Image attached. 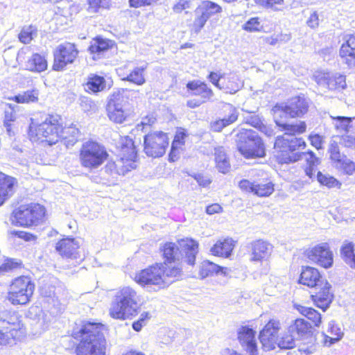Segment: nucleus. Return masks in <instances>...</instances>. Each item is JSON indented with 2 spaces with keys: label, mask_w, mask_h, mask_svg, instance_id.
I'll use <instances>...</instances> for the list:
<instances>
[{
  "label": "nucleus",
  "mask_w": 355,
  "mask_h": 355,
  "mask_svg": "<svg viewBox=\"0 0 355 355\" xmlns=\"http://www.w3.org/2000/svg\"><path fill=\"white\" fill-rule=\"evenodd\" d=\"M272 111L276 125L285 131L283 135L276 137L274 144L277 160L280 164H291L299 161L301 154L295 151L304 149L306 144L302 138L297 137L295 135L306 131V123L304 121L297 123H287V119L291 117L286 104H277Z\"/></svg>",
  "instance_id": "1"
},
{
  "label": "nucleus",
  "mask_w": 355,
  "mask_h": 355,
  "mask_svg": "<svg viewBox=\"0 0 355 355\" xmlns=\"http://www.w3.org/2000/svg\"><path fill=\"white\" fill-rule=\"evenodd\" d=\"M105 325L87 322L80 329H73L72 337L80 343L76 348V355H105L107 341Z\"/></svg>",
  "instance_id": "2"
},
{
  "label": "nucleus",
  "mask_w": 355,
  "mask_h": 355,
  "mask_svg": "<svg viewBox=\"0 0 355 355\" xmlns=\"http://www.w3.org/2000/svg\"><path fill=\"white\" fill-rule=\"evenodd\" d=\"M300 283L311 288H315L316 292L311 295L315 304L325 311L333 300V294L330 292L331 285L322 278L318 270L311 267H302Z\"/></svg>",
  "instance_id": "3"
},
{
  "label": "nucleus",
  "mask_w": 355,
  "mask_h": 355,
  "mask_svg": "<svg viewBox=\"0 0 355 355\" xmlns=\"http://www.w3.org/2000/svg\"><path fill=\"white\" fill-rule=\"evenodd\" d=\"M165 259L164 265L175 263L184 260L187 264L193 266L198 252V244L193 239H182L175 243H166L161 248Z\"/></svg>",
  "instance_id": "4"
},
{
  "label": "nucleus",
  "mask_w": 355,
  "mask_h": 355,
  "mask_svg": "<svg viewBox=\"0 0 355 355\" xmlns=\"http://www.w3.org/2000/svg\"><path fill=\"white\" fill-rule=\"evenodd\" d=\"M60 120L59 115H48L40 123L31 119L28 132L30 139L33 142H46L49 145L56 144L60 139Z\"/></svg>",
  "instance_id": "5"
},
{
  "label": "nucleus",
  "mask_w": 355,
  "mask_h": 355,
  "mask_svg": "<svg viewBox=\"0 0 355 355\" xmlns=\"http://www.w3.org/2000/svg\"><path fill=\"white\" fill-rule=\"evenodd\" d=\"M236 143L238 150L245 158L263 157L266 155L264 144L253 130H241L236 135Z\"/></svg>",
  "instance_id": "6"
},
{
  "label": "nucleus",
  "mask_w": 355,
  "mask_h": 355,
  "mask_svg": "<svg viewBox=\"0 0 355 355\" xmlns=\"http://www.w3.org/2000/svg\"><path fill=\"white\" fill-rule=\"evenodd\" d=\"M35 291V284L27 276L15 278L8 288L6 299L12 305L28 304Z\"/></svg>",
  "instance_id": "7"
},
{
  "label": "nucleus",
  "mask_w": 355,
  "mask_h": 355,
  "mask_svg": "<svg viewBox=\"0 0 355 355\" xmlns=\"http://www.w3.org/2000/svg\"><path fill=\"white\" fill-rule=\"evenodd\" d=\"M108 153L105 147L93 141H87L83 144L80 150V162L81 165L90 170L101 166L107 159Z\"/></svg>",
  "instance_id": "8"
},
{
  "label": "nucleus",
  "mask_w": 355,
  "mask_h": 355,
  "mask_svg": "<svg viewBox=\"0 0 355 355\" xmlns=\"http://www.w3.org/2000/svg\"><path fill=\"white\" fill-rule=\"evenodd\" d=\"M45 208L37 203L21 205L12 213L13 221L22 227L37 226L42 223Z\"/></svg>",
  "instance_id": "9"
},
{
  "label": "nucleus",
  "mask_w": 355,
  "mask_h": 355,
  "mask_svg": "<svg viewBox=\"0 0 355 355\" xmlns=\"http://www.w3.org/2000/svg\"><path fill=\"white\" fill-rule=\"evenodd\" d=\"M133 290L130 287L122 288L112 303L110 313L116 319L125 320L132 315Z\"/></svg>",
  "instance_id": "10"
},
{
  "label": "nucleus",
  "mask_w": 355,
  "mask_h": 355,
  "mask_svg": "<svg viewBox=\"0 0 355 355\" xmlns=\"http://www.w3.org/2000/svg\"><path fill=\"white\" fill-rule=\"evenodd\" d=\"M168 146V136L163 132L148 133L144 137V152L148 157H162Z\"/></svg>",
  "instance_id": "11"
},
{
  "label": "nucleus",
  "mask_w": 355,
  "mask_h": 355,
  "mask_svg": "<svg viewBox=\"0 0 355 355\" xmlns=\"http://www.w3.org/2000/svg\"><path fill=\"white\" fill-rule=\"evenodd\" d=\"M164 273V265L162 263H156L141 270L135 277V281L143 286L156 285L159 287H163L165 285Z\"/></svg>",
  "instance_id": "12"
},
{
  "label": "nucleus",
  "mask_w": 355,
  "mask_h": 355,
  "mask_svg": "<svg viewBox=\"0 0 355 355\" xmlns=\"http://www.w3.org/2000/svg\"><path fill=\"white\" fill-rule=\"evenodd\" d=\"M78 51L74 44L71 43L60 44L53 53V70H63L68 64L73 62L78 55Z\"/></svg>",
  "instance_id": "13"
},
{
  "label": "nucleus",
  "mask_w": 355,
  "mask_h": 355,
  "mask_svg": "<svg viewBox=\"0 0 355 355\" xmlns=\"http://www.w3.org/2000/svg\"><path fill=\"white\" fill-rule=\"evenodd\" d=\"M306 255L311 261L324 268H331L333 265V253L327 243H322L308 249Z\"/></svg>",
  "instance_id": "14"
},
{
  "label": "nucleus",
  "mask_w": 355,
  "mask_h": 355,
  "mask_svg": "<svg viewBox=\"0 0 355 355\" xmlns=\"http://www.w3.org/2000/svg\"><path fill=\"white\" fill-rule=\"evenodd\" d=\"M281 329L279 320L271 319L260 331L259 340L265 351H270L278 347L277 334Z\"/></svg>",
  "instance_id": "15"
},
{
  "label": "nucleus",
  "mask_w": 355,
  "mask_h": 355,
  "mask_svg": "<svg viewBox=\"0 0 355 355\" xmlns=\"http://www.w3.org/2000/svg\"><path fill=\"white\" fill-rule=\"evenodd\" d=\"M238 339L243 349L249 355H259L256 331L248 327L238 330Z\"/></svg>",
  "instance_id": "16"
},
{
  "label": "nucleus",
  "mask_w": 355,
  "mask_h": 355,
  "mask_svg": "<svg viewBox=\"0 0 355 355\" xmlns=\"http://www.w3.org/2000/svg\"><path fill=\"white\" fill-rule=\"evenodd\" d=\"M0 322L6 329L21 336L24 334V324L18 312L12 309H3L0 310Z\"/></svg>",
  "instance_id": "17"
},
{
  "label": "nucleus",
  "mask_w": 355,
  "mask_h": 355,
  "mask_svg": "<svg viewBox=\"0 0 355 355\" xmlns=\"http://www.w3.org/2000/svg\"><path fill=\"white\" fill-rule=\"evenodd\" d=\"M28 317L32 320V325L36 334H41L46 330L51 321V315L48 311H44L40 306H31L28 311Z\"/></svg>",
  "instance_id": "18"
},
{
  "label": "nucleus",
  "mask_w": 355,
  "mask_h": 355,
  "mask_svg": "<svg viewBox=\"0 0 355 355\" xmlns=\"http://www.w3.org/2000/svg\"><path fill=\"white\" fill-rule=\"evenodd\" d=\"M250 252V261L261 262L266 260L271 254L272 246L270 243L261 239L253 241L248 245Z\"/></svg>",
  "instance_id": "19"
},
{
  "label": "nucleus",
  "mask_w": 355,
  "mask_h": 355,
  "mask_svg": "<svg viewBox=\"0 0 355 355\" xmlns=\"http://www.w3.org/2000/svg\"><path fill=\"white\" fill-rule=\"evenodd\" d=\"M339 55L349 68H355V34L347 35L341 45Z\"/></svg>",
  "instance_id": "20"
},
{
  "label": "nucleus",
  "mask_w": 355,
  "mask_h": 355,
  "mask_svg": "<svg viewBox=\"0 0 355 355\" xmlns=\"http://www.w3.org/2000/svg\"><path fill=\"white\" fill-rule=\"evenodd\" d=\"M79 247V243L75 239L65 238L56 243L55 250L62 257L76 259L80 257Z\"/></svg>",
  "instance_id": "21"
},
{
  "label": "nucleus",
  "mask_w": 355,
  "mask_h": 355,
  "mask_svg": "<svg viewBox=\"0 0 355 355\" xmlns=\"http://www.w3.org/2000/svg\"><path fill=\"white\" fill-rule=\"evenodd\" d=\"M239 187L244 191L252 192L260 197L269 196L274 191V184L272 182L255 184L248 180H242L239 182Z\"/></svg>",
  "instance_id": "22"
},
{
  "label": "nucleus",
  "mask_w": 355,
  "mask_h": 355,
  "mask_svg": "<svg viewBox=\"0 0 355 355\" xmlns=\"http://www.w3.org/2000/svg\"><path fill=\"white\" fill-rule=\"evenodd\" d=\"M17 182L15 178L0 173V206L12 196Z\"/></svg>",
  "instance_id": "23"
},
{
  "label": "nucleus",
  "mask_w": 355,
  "mask_h": 355,
  "mask_svg": "<svg viewBox=\"0 0 355 355\" xmlns=\"http://www.w3.org/2000/svg\"><path fill=\"white\" fill-rule=\"evenodd\" d=\"M231 270L228 268H223L209 261H204L201 263L199 270V275L202 279L214 274H221L224 276H228Z\"/></svg>",
  "instance_id": "24"
},
{
  "label": "nucleus",
  "mask_w": 355,
  "mask_h": 355,
  "mask_svg": "<svg viewBox=\"0 0 355 355\" xmlns=\"http://www.w3.org/2000/svg\"><path fill=\"white\" fill-rule=\"evenodd\" d=\"M291 118L298 117L308 110V105L304 98L296 96L285 103Z\"/></svg>",
  "instance_id": "25"
},
{
  "label": "nucleus",
  "mask_w": 355,
  "mask_h": 355,
  "mask_svg": "<svg viewBox=\"0 0 355 355\" xmlns=\"http://www.w3.org/2000/svg\"><path fill=\"white\" fill-rule=\"evenodd\" d=\"M187 87L193 92V95L200 96L203 99L202 103L209 100L214 96L213 91L207 87V84L200 80L189 82L187 84Z\"/></svg>",
  "instance_id": "26"
},
{
  "label": "nucleus",
  "mask_w": 355,
  "mask_h": 355,
  "mask_svg": "<svg viewBox=\"0 0 355 355\" xmlns=\"http://www.w3.org/2000/svg\"><path fill=\"white\" fill-rule=\"evenodd\" d=\"M234 241L231 238H226L218 241L211 248L214 255L228 257L234 249Z\"/></svg>",
  "instance_id": "27"
},
{
  "label": "nucleus",
  "mask_w": 355,
  "mask_h": 355,
  "mask_svg": "<svg viewBox=\"0 0 355 355\" xmlns=\"http://www.w3.org/2000/svg\"><path fill=\"white\" fill-rule=\"evenodd\" d=\"M340 257L343 261L351 268L355 269V244L345 241L340 247Z\"/></svg>",
  "instance_id": "28"
},
{
  "label": "nucleus",
  "mask_w": 355,
  "mask_h": 355,
  "mask_svg": "<svg viewBox=\"0 0 355 355\" xmlns=\"http://www.w3.org/2000/svg\"><path fill=\"white\" fill-rule=\"evenodd\" d=\"M129 92L126 89H122L121 91L113 93L109 98L107 107H110V110L116 108L124 109V107L128 103Z\"/></svg>",
  "instance_id": "29"
},
{
  "label": "nucleus",
  "mask_w": 355,
  "mask_h": 355,
  "mask_svg": "<svg viewBox=\"0 0 355 355\" xmlns=\"http://www.w3.org/2000/svg\"><path fill=\"white\" fill-rule=\"evenodd\" d=\"M26 69L36 72H42L47 69V61L39 53H34L26 62Z\"/></svg>",
  "instance_id": "30"
},
{
  "label": "nucleus",
  "mask_w": 355,
  "mask_h": 355,
  "mask_svg": "<svg viewBox=\"0 0 355 355\" xmlns=\"http://www.w3.org/2000/svg\"><path fill=\"white\" fill-rule=\"evenodd\" d=\"M109 48L108 40L101 37H96L91 41L88 51L93 55V59L96 60L100 58V55L107 51Z\"/></svg>",
  "instance_id": "31"
},
{
  "label": "nucleus",
  "mask_w": 355,
  "mask_h": 355,
  "mask_svg": "<svg viewBox=\"0 0 355 355\" xmlns=\"http://www.w3.org/2000/svg\"><path fill=\"white\" fill-rule=\"evenodd\" d=\"M80 135L79 130L75 125H71L62 128L60 125V139L64 141V144L68 147L73 146L78 141Z\"/></svg>",
  "instance_id": "32"
},
{
  "label": "nucleus",
  "mask_w": 355,
  "mask_h": 355,
  "mask_svg": "<svg viewBox=\"0 0 355 355\" xmlns=\"http://www.w3.org/2000/svg\"><path fill=\"white\" fill-rule=\"evenodd\" d=\"M216 167L220 173H227L230 169V163L223 147L214 150Z\"/></svg>",
  "instance_id": "33"
},
{
  "label": "nucleus",
  "mask_w": 355,
  "mask_h": 355,
  "mask_svg": "<svg viewBox=\"0 0 355 355\" xmlns=\"http://www.w3.org/2000/svg\"><path fill=\"white\" fill-rule=\"evenodd\" d=\"M105 88V80L103 76L95 74H91L87 78L85 84V89L89 90L93 93H97L103 91Z\"/></svg>",
  "instance_id": "34"
},
{
  "label": "nucleus",
  "mask_w": 355,
  "mask_h": 355,
  "mask_svg": "<svg viewBox=\"0 0 355 355\" xmlns=\"http://www.w3.org/2000/svg\"><path fill=\"white\" fill-rule=\"evenodd\" d=\"M327 332L332 336H325L324 338V344L329 347L340 340L343 336V333L340 328L335 324L334 321L329 322Z\"/></svg>",
  "instance_id": "35"
},
{
  "label": "nucleus",
  "mask_w": 355,
  "mask_h": 355,
  "mask_svg": "<svg viewBox=\"0 0 355 355\" xmlns=\"http://www.w3.org/2000/svg\"><path fill=\"white\" fill-rule=\"evenodd\" d=\"M202 13L209 19L213 15L222 12V8L217 3L211 1H203L197 7Z\"/></svg>",
  "instance_id": "36"
},
{
  "label": "nucleus",
  "mask_w": 355,
  "mask_h": 355,
  "mask_svg": "<svg viewBox=\"0 0 355 355\" xmlns=\"http://www.w3.org/2000/svg\"><path fill=\"white\" fill-rule=\"evenodd\" d=\"M297 309L302 315L311 320L315 326L319 327L321 323V315L316 310L302 305H297Z\"/></svg>",
  "instance_id": "37"
},
{
  "label": "nucleus",
  "mask_w": 355,
  "mask_h": 355,
  "mask_svg": "<svg viewBox=\"0 0 355 355\" xmlns=\"http://www.w3.org/2000/svg\"><path fill=\"white\" fill-rule=\"evenodd\" d=\"M295 335L289 329L278 337V347L282 349H293L295 346Z\"/></svg>",
  "instance_id": "38"
},
{
  "label": "nucleus",
  "mask_w": 355,
  "mask_h": 355,
  "mask_svg": "<svg viewBox=\"0 0 355 355\" xmlns=\"http://www.w3.org/2000/svg\"><path fill=\"white\" fill-rule=\"evenodd\" d=\"M311 325L304 319H297L288 327L289 332H293L295 336H302L310 331Z\"/></svg>",
  "instance_id": "39"
},
{
  "label": "nucleus",
  "mask_w": 355,
  "mask_h": 355,
  "mask_svg": "<svg viewBox=\"0 0 355 355\" xmlns=\"http://www.w3.org/2000/svg\"><path fill=\"white\" fill-rule=\"evenodd\" d=\"M238 115L235 111L222 119L216 120L211 123V129L214 132H220L223 128L229 125L237 120Z\"/></svg>",
  "instance_id": "40"
},
{
  "label": "nucleus",
  "mask_w": 355,
  "mask_h": 355,
  "mask_svg": "<svg viewBox=\"0 0 355 355\" xmlns=\"http://www.w3.org/2000/svg\"><path fill=\"white\" fill-rule=\"evenodd\" d=\"M39 92L37 89L27 90L15 96L12 99L17 103H29L38 100Z\"/></svg>",
  "instance_id": "41"
},
{
  "label": "nucleus",
  "mask_w": 355,
  "mask_h": 355,
  "mask_svg": "<svg viewBox=\"0 0 355 355\" xmlns=\"http://www.w3.org/2000/svg\"><path fill=\"white\" fill-rule=\"evenodd\" d=\"M227 80V82L223 85V89H225L227 93L234 94L243 86L242 81L236 74H230Z\"/></svg>",
  "instance_id": "42"
},
{
  "label": "nucleus",
  "mask_w": 355,
  "mask_h": 355,
  "mask_svg": "<svg viewBox=\"0 0 355 355\" xmlns=\"http://www.w3.org/2000/svg\"><path fill=\"white\" fill-rule=\"evenodd\" d=\"M346 87L345 76L331 73L327 87L329 89H344Z\"/></svg>",
  "instance_id": "43"
},
{
  "label": "nucleus",
  "mask_w": 355,
  "mask_h": 355,
  "mask_svg": "<svg viewBox=\"0 0 355 355\" xmlns=\"http://www.w3.org/2000/svg\"><path fill=\"white\" fill-rule=\"evenodd\" d=\"M37 29L35 26H25L19 34V40L24 44H29L37 36Z\"/></svg>",
  "instance_id": "44"
},
{
  "label": "nucleus",
  "mask_w": 355,
  "mask_h": 355,
  "mask_svg": "<svg viewBox=\"0 0 355 355\" xmlns=\"http://www.w3.org/2000/svg\"><path fill=\"white\" fill-rule=\"evenodd\" d=\"M20 336L19 334L10 331L3 326L0 327V345H12L16 338Z\"/></svg>",
  "instance_id": "45"
},
{
  "label": "nucleus",
  "mask_w": 355,
  "mask_h": 355,
  "mask_svg": "<svg viewBox=\"0 0 355 355\" xmlns=\"http://www.w3.org/2000/svg\"><path fill=\"white\" fill-rule=\"evenodd\" d=\"M164 265V279L166 281V278H179L182 275V268L180 266L179 262L174 263V265L167 263Z\"/></svg>",
  "instance_id": "46"
},
{
  "label": "nucleus",
  "mask_w": 355,
  "mask_h": 355,
  "mask_svg": "<svg viewBox=\"0 0 355 355\" xmlns=\"http://www.w3.org/2000/svg\"><path fill=\"white\" fill-rule=\"evenodd\" d=\"M195 19L192 25V30L196 33H198L201 29L205 26L208 19L202 13L198 8L195 10Z\"/></svg>",
  "instance_id": "47"
},
{
  "label": "nucleus",
  "mask_w": 355,
  "mask_h": 355,
  "mask_svg": "<svg viewBox=\"0 0 355 355\" xmlns=\"http://www.w3.org/2000/svg\"><path fill=\"white\" fill-rule=\"evenodd\" d=\"M336 166L347 175L355 173V163L345 155L336 164Z\"/></svg>",
  "instance_id": "48"
},
{
  "label": "nucleus",
  "mask_w": 355,
  "mask_h": 355,
  "mask_svg": "<svg viewBox=\"0 0 355 355\" xmlns=\"http://www.w3.org/2000/svg\"><path fill=\"white\" fill-rule=\"evenodd\" d=\"M335 128L340 132H347L351 123V118L345 116L332 117Z\"/></svg>",
  "instance_id": "49"
},
{
  "label": "nucleus",
  "mask_w": 355,
  "mask_h": 355,
  "mask_svg": "<svg viewBox=\"0 0 355 355\" xmlns=\"http://www.w3.org/2000/svg\"><path fill=\"white\" fill-rule=\"evenodd\" d=\"M107 111L110 119L115 123H121L125 120L124 109L110 110V107H107Z\"/></svg>",
  "instance_id": "50"
},
{
  "label": "nucleus",
  "mask_w": 355,
  "mask_h": 355,
  "mask_svg": "<svg viewBox=\"0 0 355 355\" xmlns=\"http://www.w3.org/2000/svg\"><path fill=\"white\" fill-rule=\"evenodd\" d=\"M317 179L321 184L328 188L336 187L340 184L339 182L336 178L329 175H324L321 172L318 173Z\"/></svg>",
  "instance_id": "51"
},
{
  "label": "nucleus",
  "mask_w": 355,
  "mask_h": 355,
  "mask_svg": "<svg viewBox=\"0 0 355 355\" xmlns=\"http://www.w3.org/2000/svg\"><path fill=\"white\" fill-rule=\"evenodd\" d=\"M21 262L14 259H7L0 266V277L5 275L8 272H10L14 269L17 268Z\"/></svg>",
  "instance_id": "52"
},
{
  "label": "nucleus",
  "mask_w": 355,
  "mask_h": 355,
  "mask_svg": "<svg viewBox=\"0 0 355 355\" xmlns=\"http://www.w3.org/2000/svg\"><path fill=\"white\" fill-rule=\"evenodd\" d=\"M255 2L262 8L277 11L279 10V6L283 4L284 0H255Z\"/></svg>",
  "instance_id": "53"
},
{
  "label": "nucleus",
  "mask_w": 355,
  "mask_h": 355,
  "mask_svg": "<svg viewBox=\"0 0 355 355\" xmlns=\"http://www.w3.org/2000/svg\"><path fill=\"white\" fill-rule=\"evenodd\" d=\"M151 318L149 312L144 311L141 313L139 318L135 321V331H140L143 327L146 326Z\"/></svg>",
  "instance_id": "54"
},
{
  "label": "nucleus",
  "mask_w": 355,
  "mask_h": 355,
  "mask_svg": "<svg viewBox=\"0 0 355 355\" xmlns=\"http://www.w3.org/2000/svg\"><path fill=\"white\" fill-rule=\"evenodd\" d=\"M330 72L325 71H316L313 75L314 80L315 82L321 86L327 87L328 80L330 78Z\"/></svg>",
  "instance_id": "55"
},
{
  "label": "nucleus",
  "mask_w": 355,
  "mask_h": 355,
  "mask_svg": "<svg viewBox=\"0 0 355 355\" xmlns=\"http://www.w3.org/2000/svg\"><path fill=\"white\" fill-rule=\"evenodd\" d=\"M302 149H299L295 151V153H299L301 154L300 159H302V155H306V160L308 166H316L319 164V159L315 157V154L312 151H308L307 153H301L300 150Z\"/></svg>",
  "instance_id": "56"
},
{
  "label": "nucleus",
  "mask_w": 355,
  "mask_h": 355,
  "mask_svg": "<svg viewBox=\"0 0 355 355\" xmlns=\"http://www.w3.org/2000/svg\"><path fill=\"white\" fill-rule=\"evenodd\" d=\"M187 135L184 130H180L176 132L173 142L172 144L173 148H178V146H182L184 143V138Z\"/></svg>",
  "instance_id": "57"
},
{
  "label": "nucleus",
  "mask_w": 355,
  "mask_h": 355,
  "mask_svg": "<svg viewBox=\"0 0 355 355\" xmlns=\"http://www.w3.org/2000/svg\"><path fill=\"white\" fill-rule=\"evenodd\" d=\"M224 73L211 72L208 76V78L210 80V82L217 88H218L219 89H223V85H221L219 82L220 79L224 77Z\"/></svg>",
  "instance_id": "58"
},
{
  "label": "nucleus",
  "mask_w": 355,
  "mask_h": 355,
  "mask_svg": "<svg viewBox=\"0 0 355 355\" xmlns=\"http://www.w3.org/2000/svg\"><path fill=\"white\" fill-rule=\"evenodd\" d=\"M330 157L336 164L345 155H341L338 146L336 144H332L329 149Z\"/></svg>",
  "instance_id": "59"
},
{
  "label": "nucleus",
  "mask_w": 355,
  "mask_h": 355,
  "mask_svg": "<svg viewBox=\"0 0 355 355\" xmlns=\"http://www.w3.org/2000/svg\"><path fill=\"white\" fill-rule=\"evenodd\" d=\"M146 64L135 69V84L140 85L145 83V78L143 75V71L146 69Z\"/></svg>",
  "instance_id": "60"
},
{
  "label": "nucleus",
  "mask_w": 355,
  "mask_h": 355,
  "mask_svg": "<svg viewBox=\"0 0 355 355\" xmlns=\"http://www.w3.org/2000/svg\"><path fill=\"white\" fill-rule=\"evenodd\" d=\"M121 148L124 153L127 154L133 152V140L128 136L125 137L122 139Z\"/></svg>",
  "instance_id": "61"
},
{
  "label": "nucleus",
  "mask_w": 355,
  "mask_h": 355,
  "mask_svg": "<svg viewBox=\"0 0 355 355\" xmlns=\"http://www.w3.org/2000/svg\"><path fill=\"white\" fill-rule=\"evenodd\" d=\"M260 23L258 18H251L244 25V29L248 31H257L259 30Z\"/></svg>",
  "instance_id": "62"
},
{
  "label": "nucleus",
  "mask_w": 355,
  "mask_h": 355,
  "mask_svg": "<svg viewBox=\"0 0 355 355\" xmlns=\"http://www.w3.org/2000/svg\"><path fill=\"white\" fill-rule=\"evenodd\" d=\"M189 8V1L186 0H180L176 4H175L173 7V10L175 13H180L182 10Z\"/></svg>",
  "instance_id": "63"
},
{
  "label": "nucleus",
  "mask_w": 355,
  "mask_h": 355,
  "mask_svg": "<svg viewBox=\"0 0 355 355\" xmlns=\"http://www.w3.org/2000/svg\"><path fill=\"white\" fill-rule=\"evenodd\" d=\"M342 142L345 147L355 149V137L350 135L344 136Z\"/></svg>",
  "instance_id": "64"
}]
</instances>
